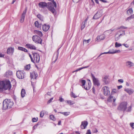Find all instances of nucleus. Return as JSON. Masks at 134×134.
<instances>
[{
    "label": "nucleus",
    "mask_w": 134,
    "mask_h": 134,
    "mask_svg": "<svg viewBox=\"0 0 134 134\" xmlns=\"http://www.w3.org/2000/svg\"><path fill=\"white\" fill-rule=\"evenodd\" d=\"M11 87L10 82L9 80L5 82L3 81L0 82V91L7 90H10Z\"/></svg>",
    "instance_id": "nucleus-1"
},
{
    "label": "nucleus",
    "mask_w": 134,
    "mask_h": 134,
    "mask_svg": "<svg viewBox=\"0 0 134 134\" xmlns=\"http://www.w3.org/2000/svg\"><path fill=\"white\" fill-rule=\"evenodd\" d=\"M3 104L2 109L5 110L11 108L13 103L10 99H6L3 101Z\"/></svg>",
    "instance_id": "nucleus-2"
},
{
    "label": "nucleus",
    "mask_w": 134,
    "mask_h": 134,
    "mask_svg": "<svg viewBox=\"0 0 134 134\" xmlns=\"http://www.w3.org/2000/svg\"><path fill=\"white\" fill-rule=\"evenodd\" d=\"M56 7V4L54 1L52 2V3L51 2L48 3V6L47 8L53 14L55 13V9Z\"/></svg>",
    "instance_id": "nucleus-3"
},
{
    "label": "nucleus",
    "mask_w": 134,
    "mask_h": 134,
    "mask_svg": "<svg viewBox=\"0 0 134 134\" xmlns=\"http://www.w3.org/2000/svg\"><path fill=\"white\" fill-rule=\"evenodd\" d=\"M127 103L126 102H123L120 103L118 107V109L120 111L124 112L126 109Z\"/></svg>",
    "instance_id": "nucleus-4"
},
{
    "label": "nucleus",
    "mask_w": 134,
    "mask_h": 134,
    "mask_svg": "<svg viewBox=\"0 0 134 134\" xmlns=\"http://www.w3.org/2000/svg\"><path fill=\"white\" fill-rule=\"evenodd\" d=\"M32 38V41L35 43L37 44H41L42 40L41 38L37 35L33 36Z\"/></svg>",
    "instance_id": "nucleus-5"
},
{
    "label": "nucleus",
    "mask_w": 134,
    "mask_h": 134,
    "mask_svg": "<svg viewBox=\"0 0 134 134\" xmlns=\"http://www.w3.org/2000/svg\"><path fill=\"white\" fill-rule=\"evenodd\" d=\"M91 77L92 79L94 85L96 86L97 87L99 86L100 85V83L98 79L96 78L92 73H91Z\"/></svg>",
    "instance_id": "nucleus-6"
},
{
    "label": "nucleus",
    "mask_w": 134,
    "mask_h": 134,
    "mask_svg": "<svg viewBox=\"0 0 134 134\" xmlns=\"http://www.w3.org/2000/svg\"><path fill=\"white\" fill-rule=\"evenodd\" d=\"M32 54L33 56L34 61V63H38L40 61V57L38 54L37 53L32 52Z\"/></svg>",
    "instance_id": "nucleus-7"
},
{
    "label": "nucleus",
    "mask_w": 134,
    "mask_h": 134,
    "mask_svg": "<svg viewBox=\"0 0 134 134\" xmlns=\"http://www.w3.org/2000/svg\"><path fill=\"white\" fill-rule=\"evenodd\" d=\"M112 33V32L110 30H107L105 31L103 34L101 35L102 36V38H101V40H104L105 38L107 36L109 35L110 34H111Z\"/></svg>",
    "instance_id": "nucleus-8"
},
{
    "label": "nucleus",
    "mask_w": 134,
    "mask_h": 134,
    "mask_svg": "<svg viewBox=\"0 0 134 134\" xmlns=\"http://www.w3.org/2000/svg\"><path fill=\"white\" fill-rule=\"evenodd\" d=\"M103 93L105 96H107L110 93V91L109 88L107 86H105L102 88Z\"/></svg>",
    "instance_id": "nucleus-9"
},
{
    "label": "nucleus",
    "mask_w": 134,
    "mask_h": 134,
    "mask_svg": "<svg viewBox=\"0 0 134 134\" xmlns=\"http://www.w3.org/2000/svg\"><path fill=\"white\" fill-rule=\"evenodd\" d=\"M16 75L18 78L21 79H23L25 76L23 72L20 71H17Z\"/></svg>",
    "instance_id": "nucleus-10"
},
{
    "label": "nucleus",
    "mask_w": 134,
    "mask_h": 134,
    "mask_svg": "<svg viewBox=\"0 0 134 134\" xmlns=\"http://www.w3.org/2000/svg\"><path fill=\"white\" fill-rule=\"evenodd\" d=\"M108 77V76L105 75L102 77V81L105 85L108 84L109 83Z\"/></svg>",
    "instance_id": "nucleus-11"
},
{
    "label": "nucleus",
    "mask_w": 134,
    "mask_h": 134,
    "mask_svg": "<svg viewBox=\"0 0 134 134\" xmlns=\"http://www.w3.org/2000/svg\"><path fill=\"white\" fill-rule=\"evenodd\" d=\"M38 5L40 8H44L46 7L47 8L48 3H47L45 2H41L38 3Z\"/></svg>",
    "instance_id": "nucleus-12"
},
{
    "label": "nucleus",
    "mask_w": 134,
    "mask_h": 134,
    "mask_svg": "<svg viewBox=\"0 0 134 134\" xmlns=\"http://www.w3.org/2000/svg\"><path fill=\"white\" fill-rule=\"evenodd\" d=\"M27 10V8H25V10L23 11V12L21 15L20 20V22L21 23H22L24 21L26 14V13Z\"/></svg>",
    "instance_id": "nucleus-13"
},
{
    "label": "nucleus",
    "mask_w": 134,
    "mask_h": 134,
    "mask_svg": "<svg viewBox=\"0 0 134 134\" xmlns=\"http://www.w3.org/2000/svg\"><path fill=\"white\" fill-rule=\"evenodd\" d=\"M115 100L116 99L115 97H113L111 96H109L107 99V101L109 102H113V104L114 106L116 105V104L115 103Z\"/></svg>",
    "instance_id": "nucleus-14"
},
{
    "label": "nucleus",
    "mask_w": 134,
    "mask_h": 134,
    "mask_svg": "<svg viewBox=\"0 0 134 134\" xmlns=\"http://www.w3.org/2000/svg\"><path fill=\"white\" fill-rule=\"evenodd\" d=\"M25 46L26 48L31 49L35 50L37 49L36 47L34 45L32 44L27 43L26 44Z\"/></svg>",
    "instance_id": "nucleus-15"
},
{
    "label": "nucleus",
    "mask_w": 134,
    "mask_h": 134,
    "mask_svg": "<svg viewBox=\"0 0 134 134\" xmlns=\"http://www.w3.org/2000/svg\"><path fill=\"white\" fill-rule=\"evenodd\" d=\"M37 73L34 71H32L30 72V77L31 79H36L38 76Z\"/></svg>",
    "instance_id": "nucleus-16"
},
{
    "label": "nucleus",
    "mask_w": 134,
    "mask_h": 134,
    "mask_svg": "<svg viewBox=\"0 0 134 134\" xmlns=\"http://www.w3.org/2000/svg\"><path fill=\"white\" fill-rule=\"evenodd\" d=\"M121 52V51L120 50H115L113 51H109L108 52H104L102 53H101V55L105 54H113L116 53H120Z\"/></svg>",
    "instance_id": "nucleus-17"
},
{
    "label": "nucleus",
    "mask_w": 134,
    "mask_h": 134,
    "mask_svg": "<svg viewBox=\"0 0 134 134\" xmlns=\"http://www.w3.org/2000/svg\"><path fill=\"white\" fill-rule=\"evenodd\" d=\"M88 125V122L86 121H83L81 122V127L82 129H84L86 128Z\"/></svg>",
    "instance_id": "nucleus-18"
},
{
    "label": "nucleus",
    "mask_w": 134,
    "mask_h": 134,
    "mask_svg": "<svg viewBox=\"0 0 134 134\" xmlns=\"http://www.w3.org/2000/svg\"><path fill=\"white\" fill-rule=\"evenodd\" d=\"M125 65L127 67L130 68L134 66V64L131 61H127L125 63Z\"/></svg>",
    "instance_id": "nucleus-19"
},
{
    "label": "nucleus",
    "mask_w": 134,
    "mask_h": 134,
    "mask_svg": "<svg viewBox=\"0 0 134 134\" xmlns=\"http://www.w3.org/2000/svg\"><path fill=\"white\" fill-rule=\"evenodd\" d=\"M14 48L13 47H9L7 50V53L8 54H11L12 55L14 52Z\"/></svg>",
    "instance_id": "nucleus-20"
},
{
    "label": "nucleus",
    "mask_w": 134,
    "mask_h": 134,
    "mask_svg": "<svg viewBox=\"0 0 134 134\" xmlns=\"http://www.w3.org/2000/svg\"><path fill=\"white\" fill-rule=\"evenodd\" d=\"M100 17V11H98L94 16L93 19H97Z\"/></svg>",
    "instance_id": "nucleus-21"
},
{
    "label": "nucleus",
    "mask_w": 134,
    "mask_h": 134,
    "mask_svg": "<svg viewBox=\"0 0 134 134\" xmlns=\"http://www.w3.org/2000/svg\"><path fill=\"white\" fill-rule=\"evenodd\" d=\"M49 27V25H47L46 24H44L42 26V29L44 31H47L48 30Z\"/></svg>",
    "instance_id": "nucleus-22"
},
{
    "label": "nucleus",
    "mask_w": 134,
    "mask_h": 134,
    "mask_svg": "<svg viewBox=\"0 0 134 134\" xmlns=\"http://www.w3.org/2000/svg\"><path fill=\"white\" fill-rule=\"evenodd\" d=\"M124 90L130 95L131 94L134 92V91L133 90L129 88L125 89Z\"/></svg>",
    "instance_id": "nucleus-23"
},
{
    "label": "nucleus",
    "mask_w": 134,
    "mask_h": 134,
    "mask_svg": "<svg viewBox=\"0 0 134 134\" xmlns=\"http://www.w3.org/2000/svg\"><path fill=\"white\" fill-rule=\"evenodd\" d=\"M34 32L35 34H37L40 37H42L43 36V34L42 32L39 31H38L36 30H35L34 31Z\"/></svg>",
    "instance_id": "nucleus-24"
},
{
    "label": "nucleus",
    "mask_w": 134,
    "mask_h": 134,
    "mask_svg": "<svg viewBox=\"0 0 134 134\" xmlns=\"http://www.w3.org/2000/svg\"><path fill=\"white\" fill-rule=\"evenodd\" d=\"M88 18H87L82 23L81 26V30H82L85 27V24H86L87 21L88 20Z\"/></svg>",
    "instance_id": "nucleus-25"
},
{
    "label": "nucleus",
    "mask_w": 134,
    "mask_h": 134,
    "mask_svg": "<svg viewBox=\"0 0 134 134\" xmlns=\"http://www.w3.org/2000/svg\"><path fill=\"white\" fill-rule=\"evenodd\" d=\"M88 80L89 81L88 82V87H86L85 86H84V88L86 90H89L90 88L91 87V83L90 81V80Z\"/></svg>",
    "instance_id": "nucleus-26"
},
{
    "label": "nucleus",
    "mask_w": 134,
    "mask_h": 134,
    "mask_svg": "<svg viewBox=\"0 0 134 134\" xmlns=\"http://www.w3.org/2000/svg\"><path fill=\"white\" fill-rule=\"evenodd\" d=\"M18 49L19 50L24 51L25 52H28V51L26 49L22 47H18Z\"/></svg>",
    "instance_id": "nucleus-27"
},
{
    "label": "nucleus",
    "mask_w": 134,
    "mask_h": 134,
    "mask_svg": "<svg viewBox=\"0 0 134 134\" xmlns=\"http://www.w3.org/2000/svg\"><path fill=\"white\" fill-rule=\"evenodd\" d=\"M26 94V92L25 90L22 89L21 90V96L22 97H24Z\"/></svg>",
    "instance_id": "nucleus-28"
},
{
    "label": "nucleus",
    "mask_w": 134,
    "mask_h": 134,
    "mask_svg": "<svg viewBox=\"0 0 134 134\" xmlns=\"http://www.w3.org/2000/svg\"><path fill=\"white\" fill-rule=\"evenodd\" d=\"M37 17L41 20L43 21V16L42 15L40 14H39L37 16Z\"/></svg>",
    "instance_id": "nucleus-29"
},
{
    "label": "nucleus",
    "mask_w": 134,
    "mask_h": 134,
    "mask_svg": "<svg viewBox=\"0 0 134 134\" xmlns=\"http://www.w3.org/2000/svg\"><path fill=\"white\" fill-rule=\"evenodd\" d=\"M89 66H90L89 65H88V66H85L82 67L81 68H79V69H76V70H75V71H76V72H77V71H79L83 69L87 68H88Z\"/></svg>",
    "instance_id": "nucleus-30"
},
{
    "label": "nucleus",
    "mask_w": 134,
    "mask_h": 134,
    "mask_svg": "<svg viewBox=\"0 0 134 134\" xmlns=\"http://www.w3.org/2000/svg\"><path fill=\"white\" fill-rule=\"evenodd\" d=\"M118 91L115 89H113L111 92V93L113 94L115 93H118Z\"/></svg>",
    "instance_id": "nucleus-31"
},
{
    "label": "nucleus",
    "mask_w": 134,
    "mask_h": 134,
    "mask_svg": "<svg viewBox=\"0 0 134 134\" xmlns=\"http://www.w3.org/2000/svg\"><path fill=\"white\" fill-rule=\"evenodd\" d=\"M81 82L82 84V86L83 88H84V86L86 83V81L84 80H81Z\"/></svg>",
    "instance_id": "nucleus-32"
},
{
    "label": "nucleus",
    "mask_w": 134,
    "mask_h": 134,
    "mask_svg": "<svg viewBox=\"0 0 134 134\" xmlns=\"http://www.w3.org/2000/svg\"><path fill=\"white\" fill-rule=\"evenodd\" d=\"M115 47L116 48H118L121 46V44L118 43L117 42L115 43Z\"/></svg>",
    "instance_id": "nucleus-33"
},
{
    "label": "nucleus",
    "mask_w": 134,
    "mask_h": 134,
    "mask_svg": "<svg viewBox=\"0 0 134 134\" xmlns=\"http://www.w3.org/2000/svg\"><path fill=\"white\" fill-rule=\"evenodd\" d=\"M49 118L50 119L53 121H54L55 120V116L52 115H50Z\"/></svg>",
    "instance_id": "nucleus-34"
},
{
    "label": "nucleus",
    "mask_w": 134,
    "mask_h": 134,
    "mask_svg": "<svg viewBox=\"0 0 134 134\" xmlns=\"http://www.w3.org/2000/svg\"><path fill=\"white\" fill-rule=\"evenodd\" d=\"M35 24L36 27H37V28H39V27L40 24L38 21H36L35 23Z\"/></svg>",
    "instance_id": "nucleus-35"
},
{
    "label": "nucleus",
    "mask_w": 134,
    "mask_h": 134,
    "mask_svg": "<svg viewBox=\"0 0 134 134\" xmlns=\"http://www.w3.org/2000/svg\"><path fill=\"white\" fill-rule=\"evenodd\" d=\"M129 12L130 14H131L133 13V10L132 8H130L129 10H127V13L129 14Z\"/></svg>",
    "instance_id": "nucleus-36"
},
{
    "label": "nucleus",
    "mask_w": 134,
    "mask_h": 134,
    "mask_svg": "<svg viewBox=\"0 0 134 134\" xmlns=\"http://www.w3.org/2000/svg\"><path fill=\"white\" fill-rule=\"evenodd\" d=\"M60 48H59L57 50V54L56 56V59H55V61H54V62H55L57 60V59H58V55H59V50L60 49Z\"/></svg>",
    "instance_id": "nucleus-37"
},
{
    "label": "nucleus",
    "mask_w": 134,
    "mask_h": 134,
    "mask_svg": "<svg viewBox=\"0 0 134 134\" xmlns=\"http://www.w3.org/2000/svg\"><path fill=\"white\" fill-rule=\"evenodd\" d=\"M100 40V36H98L96 39V41L99 42Z\"/></svg>",
    "instance_id": "nucleus-38"
},
{
    "label": "nucleus",
    "mask_w": 134,
    "mask_h": 134,
    "mask_svg": "<svg viewBox=\"0 0 134 134\" xmlns=\"http://www.w3.org/2000/svg\"><path fill=\"white\" fill-rule=\"evenodd\" d=\"M71 96L72 97H73L74 98H76L77 96H76L75 95V94L74 93L72 92L71 94Z\"/></svg>",
    "instance_id": "nucleus-39"
},
{
    "label": "nucleus",
    "mask_w": 134,
    "mask_h": 134,
    "mask_svg": "<svg viewBox=\"0 0 134 134\" xmlns=\"http://www.w3.org/2000/svg\"><path fill=\"white\" fill-rule=\"evenodd\" d=\"M30 68V64H28L25 67V68L26 70H29Z\"/></svg>",
    "instance_id": "nucleus-40"
},
{
    "label": "nucleus",
    "mask_w": 134,
    "mask_h": 134,
    "mask_svg": "<svg viewBox=\"0 0 134 134\" xmlns=\"http://www.w3.org/2000/svg\"><path fill=\"white\" fill-rule=\"evenodd\" d=\"M44 115V113L43 111H41L40 113V117L41 118L43 117Z\"/></svg>",
    "instance_id": "nucleus-41"
},
{
    "label": "nucleus",
    "mask_w": 134,
    "mask_h": 134,
    "mask_svg": "<svg viewBox=\"0 0 134 134\" xmlns=\"http://www.w3.org/2000/svg\"><path fill=\"white\" fill-rule=\"evenodd\" d=\"M67 103L70 105H73L74 104L73 102L71 100H68L67 101Z\"/></svg>",
    "instance_id": "nucleus-42"
},
{
    "label": "nucleus",
    "mask_w": 134,
    "mask_h": 134,
    "mask_svg": "<svg viewBox=\"0 0 134 134\" xmlns=\"http://www.w3.org/2000/svg\"><path fill=\"white\" fill-rule=\"evenodd\" d=\"M38 120V118H33L32 119V121L33 122H36Z\"/></svg>",
    "instance_id": "nucleus-43"
},
{
    "label": "nucleus",
    "mask_w": 134,
    "mask_h": 134,
    "mask_svg": "<svg viewBox=\"0 0 134 134\" xmlns=\"http://www.w3.org/2000/svg\"><path fill=\"white\" fill-rule=\"evenodd\" d=\"M132 108V107L131 106H130L129 107H128L126 110L128 112L130 111L131 110Z\"/></svg>",
    "instance_id": "nucleus-44"
},
{
    "label": "nucleus",
    "mask_w": 134,
    "mask_h": 134,
    "mask_svg": "<svg viewBox=\"0 0 134 134\" xmlns=\"http://www.w3.org/2000/svg\"><path fill=\"white\" fill-rule=\"evenodd\" d=\"M64 114L65 116H67L70 113L69 112H64Z\"/></svg>",
    "instance_id": "nucleus-45"
},
{
    "label": "nucleus",
    "mask_w": 134,
    "mask_h": 134,
    "mask_svg": "<svg viewBox=\"0 0 134 134\" xmlns=\"http://www.w3.org/2000/svg\"><path fill=\"white\" fill-rule=\"evenodd\" d=\"M91 40V39H89L88 40H83V43H84V42H87V43H89V42H90V41Z\"/></svg>",
    "instance_id": "nucleus-46"
},
{
    "label": "nucleus",
    "mask_w": 134,
    "mask_h": 134,
    "mask_svg": "<svg viewBox=\"0 0 134 134\" xmlns=\"http://www.w3.org/2000/svg\"><path fill=\"white\" fill-rule=\"evenodd\" d=\"M59 100L60 102H62L64 101V99L63 98L61 97H59Z\"/></svg>",
    "instance_id": "nucleus-47"
},
{
    "label": "nucleus",
    "mask_w": 134,
    "mask_h": 134,
    "mask_svg": "<svg viewBox=\"0 0 134 134\" xmlns=\"http://www.w3.org/2000/svg\"><path fill=\"white\" fill-rule=\"evenodd\" d=\"M29 56L30 57V58H31V61L32 62H34V61L33 59L31 56V55L30 54H29Z\"/></svg>",
    "instance_id": "nucleus-48"
},
{
    "label": "nucleus",
    "mask_w": 134,
    "mask_h": 134,
    "mask_svg": "<svg viewBox=\"0 0 134 134\" xmlns=\"http://www.w3.org/2000/svg\"><path fill=\"white\" fill-rule=\"evenodd\" d=\"M8 74L10 75H13L12 72L11 71L9 70L8 71Z\"/></svg>",
    "instance_id": "nucleus-49"
},
{
    "label": "nucleus",
    "mask_w": 134,
    "mask_h": 134,
    "mask_svg": "<svg viewBox=\"0 0 134 134\" xmlns=\"http://www.w3.org/2000/svg\"><path fill=\"white\" fill-rule=\"evenodd\" d=\"M53 99V97H52V98H51L50 99H49L48 101V102H47V103L48 104V103H51L52 101V100Z\"/></svg>",
    "instance_id": "nucleus-50"
},
{
    "label": "nucleus",
    "mask_w": 134,
    "mask_h": 134,
    "mask_svg": "<svg viewBox=\"0 0 134 134\" xmlns=\"http://www.w3.org/2000/svg\"><path fill=\"white\" fill-rule=\"evenodd\" d=\"M86 134H91L90 130H87Z\"/></svg>",
    "instance_id": "nucleus-51"
},
{
    "label": "nucleus",
    "mask_w": 134,
    "mask_h": 134,
    "mask_svg": "<svg viewBox=\"0 0 134 134\" xmlns=\"http://www.w3.org/2000/svg\"><path fill=\"white\" fill-rule=\"evenodd\" d=\"M118 81L119 82L123 83L124 82V81L122 79H120L118 80Z\"/></svg>",
    "instance_id": "nucleus-52"
},
{
    "label": "nucleus",
    "mask_w": 134,
    "mask_h": 134,
    "mask_svg": "<svg viewBox=\"0 0 134 134\" xmlns=\"http://www.w3.org/2000/svg\"><path fill=\"white\" fill-rule=\"evenodd\" d=\"M122 45L126 48H128L129 47V45L127 44H123Z\"/></svg>",
    "instance_id": "nucleus-53"
},
{
    "label": "nucleus",
    "mask_w": 134,
    "mask_h": 134,
    "mask_svg": "<svg viewBox=\"0 0 134 134\" xmlns=\"http://www.w3.org/2000/svg\"><path fill=\"white\" fill-rule=\"evenodd\" d=\"M132 19V17H131V15L128 17L126 19V20H129L131 19Z\"/></svg>",
    "instance_id": "nucleus-54"
},
{
    "label": "nucleus",
    "mask_w": 134,
    "mask_h": 134,
    "mask_svg": "<svg viewBox=\"0 0 134 134\" xmlns=\"http://www.w3.org/2000/svg\"><path fill=\"white\" fill-rule=\"evenodd\" d=\"M120 38V37L119 36H118V37H116V36H115V40L116 41H118Z\"/></svg>",
    "instance_id": "nucleus-55"
},
{
    "label": "nucleus",
    "mask_w": 134,
    "mask_h": 134,
    "mask_svg": "<svg viewBox=\"0 0 134 134\" xmlns=\"http://www.w3.org/2000/svg\"><path fill=\"white\" fill-rule=\"evenodd\" d=\"M130 125L132 128H134V124L133 123H131Z\"/></svg>",
    "instance_id": "nucleus-56"
},
{
    "label": "nucleus",
    "mask_w": 134,
    "mask_h": 134,
    "mask_svg": "<svg viewBox=\"0 0 134 134\" xmlns=\"http://www.w3.org/2000/svg\"><path fill=\"white\" fill-rule=\"evenodd\" d=\"M118 89V90H119L120 88H121L122 87V85H120L117 86Z\"/></svg>",
    "instance_id": "nucleus-57"
},
{
    "label": "nucleus",
    "mask_w": 134,
    "mask_h": 134,
    "mask_svg": "<svg viewBox=\"0 0 134 134\" xmlns=\"http://www.w3.org/2000/svg\"><path fill=\"white\" fill-rule=\"evenodd\" d=\"M127 27H125L124 26H121L120 27V28H119V29H121V28L122 29H127Z\"/></svg>",
    "instance_id": "nucleus-58"
},
{
    "label": "nucleus",
    "mask_w": 134,
    "mask_h": 134,
    "mask_svg": "<svg viewBox=\"0 0 134 134\" xmlns=\"http://www.w3.org/2000/svg\"><path fill=\"white\" fill-rule=\"evenodd\" d=\"M92 91H93V93H95V90L94 89V86L92 88Z\"/></svg>",
    "instance_id": "nucleus-59"
},
{
    "label": "nucleus",
    "mask_w": 134,
    "mask_h": 134,
    "mask_svg": "<svg viewBox=\"0 0 134 134\" xmlns=\"http://www.w3.org/2000/svg\"><path fill=\"white\" fill-rule=\"evenodd\" d=\"M101 2L104 3H105L107 2V1L105 0H101Z\"/></svg>",
    "instance_id": "nucleus-60"
},
{
    "label": "nucleus",
    "mask_w": 134,
    "mask_h": 134,
    "mask_svg": "<svg viewBox=\"0 0 134 134\" xmlns=\"http://www.w3.org/2000/svg\"><path fill=\"white\" fill-rule=\"evenodd\" d=\"M61 124V121H59L58 122V125H60Z\"/></svg>",
    "instance_id": "nucleus-61"
},
{
    "label": "nucleus",
    "mask_w": 134,
    "mask_h": 134,
    "mask_svg": "<svg viewBox=\"0 0 134 134\" xmlns=\"http://www.w3.org/2000/svg\"><path fill=\"white\" fill-rule=\"evenodd\" d=\"M4 57V55L2 54H0V57Z\"/></svg>",
    "instance_id": "nucleus-62"
},
{
    "label": "nucleus",
    "mask_w": 134,
    "mask_h": 134,
    "mask_svg": "<svg viewBox=\"0 0 134 134\" xmlns=\"http://www.w3.org/2000/svg\"><path fill=\"white\" fill-rule=\"evenodd\" d=\"M96 2V3H97V4H98L99 3V1H98V0H94Z\"/></svg>",
    "instance_id": "nucleus-63"
},
{
    "label": "nucleus",
    "mask_w": 134,
    "mask_h": 134,
    "mask_svg": "<svg viewBox=\"0 0 134 134\" xmlns=\"http://www.w3.org/2000/svg\"><path fill=\"white\" fill-rule=\"evenodd\" d=\"M131 17H132V18H134V14L133 15H131Z\"/></svg>",
    "instance_id": "nucleus-64"
}]
</instances>
